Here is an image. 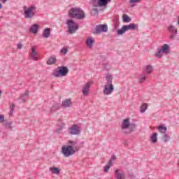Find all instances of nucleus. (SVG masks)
Listing matches in <instances>:
<instances>
[{
    "label": "nucleus",
    "instance_id": "f257e3e1",
    "mask_svg": "<svg viewBox=\"0 0 179 179\" xmlns=\"http://www.w3.org/2000/svg\"><path fill=\"white\" fill-rule=\"evenodd\" d=\"M106 83L103 93L106 96H110L114 92V85H113V75L107 73L105 77Z\"/></svg>",
    "mask_w": 179,
    "mask_h": 179
},
{
    "label": "nucleus",
    "instance_id": "f03ea898",
    "mask_svg": "<svg viewBox=\"0 0 179 179\" xmlns=\"http://www.w3.org/2000/svg\"><path fill=\"white\" fill-rule=\"evenodd\" d=\"M136 128V124L131 123L129 118L124 119L122 122L121 129L123 134H129L134 132Z\"/></svg>",
    "mask_w": 179,
    "mask_h": 179
},
{
    "label": "nucleus",
    "instance_id": "7ed1b4c3",
    "mask_svg": "<svg viewBox=\"0 0 179 179\" xmlns=\"http://www.w3.org/2000/svg\"><path fill=\"white\" fill-rule=\"evenodd\" d=\"M69 16L73 19L82 20L85 19V11L80 8H72L69 12Z\"/></svg>",
    "mask_w": 179,
    "mask_h": 179
},
{
    "label": "nucleus",
    "instance_id": "20e7f679",
    "mask_svg": "<svg viewBox=\"0 0 179 179\" xmlns=\"http://www.w3.org/2000/svg\"><path fill=\"white\" fill-rule=\"evenodd\" d=\"M24 17L25 19H33L34 16H36V12L37 10V7L34 5H31L29 7L24 6Z\"/></svg>",
    "mask_w": 179,
    "mask_h": 179
},
{
    "label": "nucleus",
    "instance_id": "39448f33",
    "mask_svg": "<svg viewBox=\"0 0 179 179\" xmlns=\"http://www.w3.org/2000/svg\"><path fill=\"white\" fill-rule=\"evenodd\" d=\"M169 52H170V45H169V44L165 43L161 46V48L157 49V51L155 53V57L160 59V58L163 57V54H165V55H169Z\"/></svg>",
    "mask_w": 179,
    "mask_h": 179
},
{
    "label": "nucleus",
    "instance_id": "423d86ee",
    "mask_svg": "<svg viewBox=\"0 0 179 179\" xmlns=\"http://www.w3.org/2000/svg\"><path fill=\"white\" fill-rule=\"evenodd\" d=\"M69 73V70L68 69V67L65 66H59L57 71L53 73V76H55V78H59L60 76L64 77L66 76Z\"/></svg>",
    "mask_w": 179,
    "mask_h": 179
},
{
    "label": "nucleus",
    "instance_id": "0eeeda50",
    "mask_svg": "<svg viewBox=\"0 0 179 179\" xmlns=\"http://www.w3.org/2000/svg\"><path fill=\"white\" fill-rule=\"evenodd\" d=\"M66 24L68 26V31L69 34H73L76 33L78 29H79V25L73 20H67Z\"/></svg>",
    "mask_w": 179,
    "mask_h": 179
},
{
    "label": "nucleus",
    "instance_id": "6e6552de",
    "mask_svg": "<svg viewBox=\"0 0 179 179\" xmlns=\"http://www.w3.org/2000/svg\"><path fill=\"white\" fill-rule=\"evenodd\" d=\"M76 150L75 148L71 145H64L62 148V153L64 155V157H69L72 155H75Z\"/></svg>",
    "mask_w": 179,
    "mask_h": 179
},
{
    "label": "nucleus",
    "instance_id": "1a4fd4ad",
    "mask_svg": "<svg viewBox=\"0 0 179 179\" xmlns=\"http://www.w3.org/2000/svg\"><path fill=\"white\" fill-rule=\"evenodd\" d=\"M1 124L5 129H10V131H12V121L5 120V116H3V115H1Z\"/></svg>",
    "mask_w": 179,
    "mask_h": 179
},
{
    "label": "nucleus",
    "instance_id": "9d476101",
    "mask_svg": "<svg viewBox=\"0 0 179 179\" xmlns=\"http://www.w3.org/2000/svg\"><path fill=\"white\" fill-rule=\"evenodd\" d=\"M80 127L78 124H73L72 127L69 128L70 135H80Z\"/></svg>",
    "mask_w": 179,
    "mask_h": 179
},
{
    "label": "nucleus",
    "instance_id": "9b49d317",
    "mask_svg": "<svg viewBox=\"0 0 179 179\" xmlns=\"http://www.w3.org/2000/svg\"><path fill=\"white\" fill-rule=\"evenodd\" d=\"M110 0H93L92 6H99V8H103V6H107Z\"/></svg>",
    "mask_w": 179,
    "mask_h": 179
},
{
    "label": "nucleus",
    "instance_id": "f8f14e48",
    "mask_svg": "<svg viewBox=\"0 0 179 179\" xmlns=\"http://www.w3.org/2000/svg\"><path fill=\"white\" fill-rule=\"evenodd\" d=\"M108 31V27L106 24H100L96 27V33H107Z\"/></svg>",
    "mask_w": 179,
    "mask_h": 179
},
{
    "label": "nucleus",
    "instance_id": "ddd939ff",
    "mask_svg": "<svg viewBox=\"0 0 179 179\" xmlns=\"http://www.w3.org/2000/svg\"><path fill=\"white\" fill-rule=\"evenodd\" d=\"M115 178L116 179H125V173L121 169H116L115 171Z\"/></svg>",
    "mask_w": 179,
    "mask_h": 179
},
{
    "label": "nucleus",
    "instance_id": "4468645a",
    "mask_svg": "<svg viewBox=\"0 0 179 179\" xmlns=\"http://www.w3.org/2000/svg\"><path fill=\"white\" fill-rule=\"evenodd\" d=\"M168 30L171 33L169 38L171 40H174V37H176V35L177 34V29H176V27L171 25L168 27Z\"/></svg>",
    "mask_w": 179,
    "mask_h": 179
},
{
    "label": "nucleus",
    "instance_id": "2eb2a0df",
    "mask_svg": "<svg viewBox=\"0 0 179 179\" xmlns=\"http://www.w3.org/2000/svg\"><path fill=\"white\" fill-rule=\"evenodd\" d=\"M92 85H93L92 82H88L84 86L83 89V94H84V96H87L89 94V89H90V86H92Z\"/></svg>",
    "mask_w": 179,
    "mask_h": 179
},
{
    "label": "nucleus",
    "instance_id": "dca6fc26",
    "mask_svg": "<svg viewBox=\"0 0 179 179\" xmlns=\"http://www.w3.org/2000/svg\"><path fill=\"white\" fill-rule=\"evenodd\" d=\"M30 55L31 57L34 59V61H38V53L36 52V46L32 47V51Z\"/></svg>",
    "mask_w": 179,
    "mask_h": 179
},
{
    "label": "nucleus",
    "instance_id": "f3484780",
    "mask_svg": "<svg viewBox=\"0 0 179 179\" xmlns=\"http://www.w3.org/2000/svg\"><path fill=\"white\" fill-rule=\"evenodd\" d=\"M29 94L28 91L25 92L24 94H22L19 98L20 103H26L27 99H29Z\"/></svg>",
    "mask_w": 179,
    "mask_h": 179
},
{
    "label": "nucleus",
    "instance_id": "a211bd4d",
    "mask_svg": "<svg viewBox=\"0 0 179 179\" xmlns=\"http://www.w3.org/2000/svg\"><path fill=\"white\" fill-rule=\"evenodd\" d=\"M124 27L126 31H128V30H136V29H138V24H129L128 25H124Z\"/></svg>",
    "mask_w": 179,
    "mask_h": 179
},
{
    "label": "nucleus",
    "instance_id": "6ab92c4d",
    "mask_svg": "<svg viewBox=\"0 0 179 179\" xmlns=\"http://www.w3.org/2000/svg\"><path fill=\"white\" fill-rule=\"evenodd\" d=\"M61 108V104L55 102L52 107L50 108V112L51 113H55L57 110H59Z\"/></svg>",
    "mask_w": 179,
    "mask_h": 179
},
{
    "label": "nucleus",
    "instance_id": "aec40b11",
    "mask_svg": "<svg viewBox=\"0 0 179 179\" xmlns=\"http://www.w3.org/2000/svg\"><path fill=\"white\" fill-rule=\"evenodd\" d=\"M30 33H33L34 34H36L37 31H38V25L37 24H34L31 26L29 28Z\"/></svg>",
    "mask_w": 179,
    "mask_h": 179
},
{
    "label": "nucleus",
    "instance_id": "412c9836",
    "mask_svg": "<svg viewBox=\"0 0 179 179\" xmlns=\"http://www.w3.org/2000/svg\"><path fill=\"white\" fill-rule=\"evenodd\" d=\"M43 36L45 38H48L51 36V29L46 28L43 30Z\"/></svg>",
    "mask_w": 179,
    "mask_h": 179
},
{
    "label": "nucleus",
    "instance_id": "4be33fe9",
    "mask_svg": "<svg viewBox=\"0 0 179 179\" xmlns=\"http://www.w3.org/2000/svg\"><path fill=\"white\" fill-rule=\"evenodd\" d=\"M68 143L69 145V146H72L74 150H79V148L76 146V145H78V141H69Z\"/></svg>",
    "mask_w": 179,
    "mask_h": 179
},
{
    "label": "nucleus",
    "instance_id": "5701e85b",
    "mask_svg": "<svg viewBox=\"0 0 179 179\" xmlns=\"http://www.w3.org/2000/svg\"><path fill=\"white\" fill-rule=\"evenodd\" d=\"M93 44H94V40H92V38H89L86 41V45L89 48H93Z\"/></svg>",
    "mask_w": 179,
    "mask_h": 179
},
{
    "label": "nucleus",
    "instance_id": "b1692460",
    "mask_svg": "<svg viewBox=\"0 0 179 179\" xmlns=\"http://www.w3.org/2000/svg\"><path fill=\"white\" fill-rule=\"evenodd\" d=\"M62 106L65 108L71 107V106H72V102L71 101V99H66L63 101Z\"/></svg>",
    "mask_w": 179,
    "mask_h": 179
},
{
    "label": "nucleus",
    "instance_id": "393cba45",
    "mask_svg": "<svg viewBox=\"0 0 179 179\" xmlns=\"http://www.w3.org/2000/svg\"><path fill=\"white\" fill-rule=\"evenodd\" d=\"M50 171H51L52 174H59V173H61V169L57 167H51L50 169Z\"/></svg>",
    "mask_w": 179,
    "mask_h": 179
},
{
    "label": "nucleus",
    "instance_id": "a878e982",
    "mask_svg": "<svg viewBox=\"0 0 179 179\" xmlns=\"http://www.w3.org/2000/svg\"><path fill=\"white\" fill-rule=\"evenodd\" d=\"M158 131L161 134H166V132H167V127L161 124L158 127Z\"/></svg>",
    "mask_w": 179,
    "mask_h": 179
},
{
    "label": "nucleus",
    "instance_id": "bb28decb",
    "mask_svg": "<svg viewBox=\"0 0 179 179\" xmlns=\"http://www.w3.org/2000/svg\"><path fill=\"white\" fill-rule=\"evenodd\" d=\"M57 61V58H55V57H50L48 62H47V64L48 65H54V64H55Z\"/></svg>",
    "mask_w": 179,
    "mask_h": 179
},
{
    "label": "nucleus",
    "instance_id": "cd10ccee",
    "mask_svg": "<svg viewBox=\"0 0 179 179\" xmlns=\"http://www.w3.org/2000/svg\"><path fill=\"white\" fill-rule=\"evenodd\" d=\"M152 71H153V67L152 66L150 65L146 66L145 69V72L147 75H150Z\"/></svg>",
    "mask_w": 179,
    "mask_h": 179
},
{
    "label": "nucleus",
    "instance_id": "c85d7f7f",
    "mask_svg": "<svg viewBox=\"0 0 179 179\" xmlns=\"http://www.w3.org/2000/svg\"><path fill=\"white\" fill-rule=\"evenodd\" d=\"M150 141L152 142V143H156L157 142V133H153L150 136Z\"/></svg>",
    "mask_w": 179,
    "mask_h": 179
},
{
    "label": "nucleus",
    "instance_id": "c756f323",
    "mask_svg": "<svg viewBox=\"0 0 179 179\" xmlns=\"http://www.w3.org/2000/svg\"><path fill=\"white\" fill-rule=\"evenodd\" d=\"M15 103H12L10 106V111L8 113L9 117H13V113H15Z\"/></svg>",
    "mask_w": 179,
    "mask_h": 179
},
{
    "label": "nucleus",
    "instance_id": "7c9ffc66",
    "mask_svg": "<svg viewBox=\"0 0 179 179\" xmlns=\"http://www.w3.org/2000/svg\"><path fill=\"white\" fill-rule=\"evenodd\" d=\"M64 127H65V124L61 123L57 129L55 130L56 134H62V129H64Z\"/></svg>",
    "mask_w": 179,
    "mask_h": 179
},
{
    "label": "nucleus",
    "instance_id": "2f4dec72",
    "mask_svg": "<svg viewBox=\"0 0 179 179\" xmlns=\"http://www.w3.org/2000/svg\"><path fill=\"white\" fill-rule=\"evenodd\" d=\"M100 6H93L92 10V16H96V15H99V8Z\"/></svg>",
    "mask_w": 179,
    "mask_h": 179
},
{
    "label": "nucleus",
    "instance_id": "473e14b6",
    "mask_svg": "<svg viewBox=\"0 0 179 179\" xmlns=\"http://www.w3.org/2000/svg\"><path fill=\"white\" fill-rule=\"evenodd\" d=\"M127 31V29L125 28V26L123 25L120 29L117 30V36H122V34Z\"/></svg>",
    "mask_w": 179,
    "mask_h": 179
},
{
    "label": "nucleus",
    "instance_id": "72a5a7b5",
    "mask_svg": "<svg viewBox=\"0 0 179 179\" xmlns=\"http://www.w3.org/2000/svg\"><path fill=\"white\" fill-rule=\"evenodd\" d=\"M170 139H171V137L168 134H164L162 136V141H164L165 143L167 142H169Z\"/></svg>",
    "mask_w": 179,
    "mask_h": 179
},
{
    "label": "nucleus",
    "instance_id": "f704fd0d",
    "mask_svg": "<svg viewBox=\"0 0 179 179\" xmlns=\"http://www.w3.org/2000/svg\"><path fill=\"white\" fill-rule=\"evenodd\" d=\"M131 20V17L128 16V15L127 14L123 15V22H124V23H129Z\"/></svg>",
    "mask_w": 179,
    "mask_h": 179
},
{
    "label": "nucleus",
    "instance_id": "c9c22d12",
    "mask_svg": "<svg viewBox=\"0 0 179 179\" xmlns=\"http://www.w3.org/2000/svg\"><path fill=\"white\" fill-rule=\"evenodd\" d=\"M138 79L139 83H143L145 82V80H146V77L145 75H140L138 77Z\"/></svg>",
    "mask_w": 179,
    "mask_h": 179
},
{
    "label": "nucleus",
    "instance_id": "e433bc0d",
    "mask_svg": "<svg viewBox=\"0 0 179 179\" xmlns=\"http://www.w3.org/2000/svg\"><path fill=\"white\" fill-rule=\"evenodd\" d=\"M148 110V103H144L141 106V113H143Z\"/></svg>",
    "mask_w": 179,
    "mask_h": 179
},
{
    "label": "nucleus",
    "instance_id": "4c0bfd02",
    "mask_svg": "<svg viewBox=\"0 0 179 179\" xmlns=\"http://www.w3.org/2000/svg\"><path fill=\"white\" fill-rule=\"evenodd\" d=\"M117 160V157L115 155H112L110 160L108 161V164L113 166V163Z\"/></svg>",
    "mask_w": 179,
    "mask_h": 179
},
{
    "label": "nucleus",
    "instance_id": "58836bf2",
    "mask_svg": "<svg viewBox=\"0 0 179 179\" xmlns=\"http://www.w3.org/2000/svg\"><path fill=\"white\" fill-rule=\"evenodd\" d=\"M111 166H112L111 164H109L108 162V164L104 166V169H103L104 173H108V170H110V169L111 168Z\"/></svg>",
    "mask_w": 179,
    "mask_h": 179
},
{
    "label": "nucleus",
    "instance_id": "ea45409f",
    "mask_svg": "<svg viewBox=\"0 0 179 179\" xmlns=\"http://www.w3.org/2000/svg\"><path fill=\"white\" fill-rule=\"evenodd\" d=\"M61 52H62V54H64V55H66V54L68 53V49H66V48H62V49L61 50Z\"/></svg>",
    "mask_w": 179,
    "mask_h": 179
},
{
    "label": "nucleus",
    "instance_id": "a19ab883",
    "mask_svg": "<svg viewBox=\"0 0 179 179\" xmlns=\"http://www.w3.org/2000/svg\"><path fill=\"white\" fill-rule=\"evenodd\" d=\"M141 0H130L129 2L131 3H138V2H141Z\"/></svg>",
    "mask_w": 179,
    "mask_h": 179
},
{
    "label": "nucleus",
    "instance_id": "79ce46f5",
    "mask_svg": "<svg viewBox=\"0 0 179 179\" xmlns=\"http://www.w3.org/2000/svg\"><path fill=\"white\" fill-rule=\"evenodd\" d=\"M17 48H19V50H22L23 45H22V43H18L17 45Z\"/></svg>",
    "mask_w": 179,
    "mask_h": 179
},
{
    "label": "nucleus",
    "instance_id": "37998d69",
    "mask_svg": "<svg viewBox=\"0 0 179 179\" xmlns=\"http://www.w3.org/2000/svg\"><path fill=\"white\" fill-rule=\"evenodd\" d=\"M6 1H8V0H1V2H2L3 3H5V2H6Z\"/></svg>",
    "mask_w": 179,
    "mask_h": 179
},
{
    "label": "nucleus",
    "instance_id": "c03bdc74",
    "mask_svg": "<svg viewBox=\"0 0 179 179\" xmlns=\"http://www.w3.org/2000/svg\"><path fill=\"white\" fill-rule=\"evenodd\" d=\"M178 24L179 25V17H178Z\"/></svg>",
    "mask_w": 179,
    "mask_h": 179
},
{
    "label": "nucleus",
    "instance_id": "a18cd8bd",
    "mask_svg": "<svg viewBox=\"0 0 179 179\" xmlns=\"http://www.w3.org/2000/svg\"><path fill=\"white\" fill-rule=\"evenodd\" d=\"M0 9H1V3H0Z\"/></svg>",
    "mask_w": 179,
    "mask_h": 179
},
{
    "label": "nucleus",
    "instance_id": "49530a36",
    "mask_svg": "<svg viewBox=\"0 0 179 179\" xmlns=\"http://www.w3.org/2000/svg\"><path fill=\"white\" fill-rule=\"evenodd\" d=\"M1 8H2V5H1Z\"/></svg>",
    "mask_w": 179,
    "mask_h": 179
}]
</instances>
